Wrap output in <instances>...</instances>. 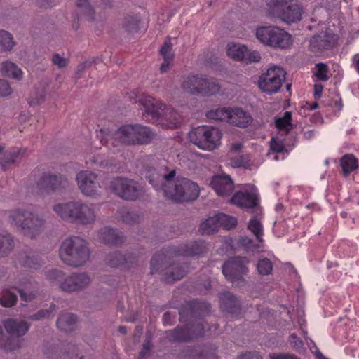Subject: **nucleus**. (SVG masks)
Returning <instances> with one entry per match:
<instances>
[{
	"label": "nucleus",
	"mask_w": 359,
	"mask_h": 359,
	"mask_svg": "<svg viewBox=\"0 0 359 359\" xmlns=\"http://www.w3.org/2000/svg\"><path fill=\"white\" fill-rule=\"evenodd\" d=\"M146 177L157 191H162L165 197L177 202L195 200L199 196L198 185L191 180L175 177V171L159 174L155 170Z\"/></svg>",
	"instance_id": "1"
},
{
	"label": "nucleus",
	"mask_w": 359,
	"mask_h": 359,
	"mask_svg": "<svg viewBox=\"0 0 359 359\" xmlns=\"http://www.w3.org/2000/svg\"><path fill=\"white\" fill-rule=\"evenodd\" d=\"M135 102L142 106V114L147 121L166 129L176 128L180 126L179 114L161 101L147 95H141Z\"/></svg>",
	"instance_id": "2"
},
{
	"label": "nucleus",
	"mask_w": 359,
	"mask_h": 359,
	"mask_svg": "<svg viewBox=\"0 0 359 359\" xmlns=\"http://www.w3.org/2000/svg\"><path fill=\"white\" fill-rule=\"evenodd\" d=\"M11 225L23 236L35 239L44 231L46 219L43 215L28 208H16L7 211Z\"/></svg>",
	"instance_id": "3"
},
{
	"label": "nucleus",
	"mask_w": 359,
	"mask_h": 359,
	"mask_svg": "<svg viewBox=\"0 0 359 359\" xmlns=\"http://www.w3.org/2000/svg\"><path fill=\"white\" fill-rule=\"evenodd\" d=\"M59 257L65 264L74 267L85 265L90 257L88 242L76 236L65 238L60 246Z\"/></svg>",
	"instance_id": "4"
},
{
	"label": "nucleus",
	"mask_w": 359,
	"mask_h": 359,
	"mask_svg": "<svg viewBox=\"0 0 359 359\" xmlns=\"http://www.w3.org/2000/svg\"><path fill=\"white\" fill-rule=\"evenodd\" d=\"M189 137L190 141L199 149L210 151L219 147L222 133L217 128L201 126L192 129Z\"/></svg>",
	"instance_id": "5"
},
{
	"label": "nucleus",
	"mask_w": 359,
	"mask_h": 359,
	"mask_svg": "<svg viewBox=\"0 0 359 359\" xmlns=\"http://www.w3.org/2000/svg\"><path fill=\"white\" fill-rule=\"evenodd\" d=\"M255 35L260 43L275 48L285 49L292 43L289 33L275 26L259 27L256 29Z\"/></svg>",
	"instance_id": "6"
},
{
	"label": "nucleus",
	"mask_w": 359,
	"mask_h": 359,
	"mask_svg": "<svg viewBox=\"0 0 359 359\" xmlns=\"http://www.w3.org/2000/svg\"><path fill=\"white\" fill-rule=\"evenodd\" d=\"M47 278L53 282L58 283L60 288L68 292L81 290L90 283L89 276L85 273H75L65 277L62 271L55 269L47 273Z\"/></svg>",
	"instance_id": "7"
},
{
	"label": "nucleus",
	"mask_w": 359,
	"mask_h": 359,
	"mask_svg": "<svg viewBox=\"0 0 359 359\" xmlns=\"http://www.w3.org/2000/svg\"><path fill=\"white\" fill-rule=\"evenodd\" d=\"M4 326L11 339H6L0 327V346L6 351H13L20 346V337L23 336L29 330V325L24 320L8 319L4 322Z\"/></svg>",
	"instance_id": "8"
},
{
	"label": "nucleus",
	"mask_w": 359,
	"mask_h": 359,
	"mask_svg": "<svg viewBox=\"0 0 359 359\" xmlns=\"http://www.w3.org/2000/svg\"><path fill=\"white\" fill-rule=\"evenodd\" d=\"M271 12L278 15L286 23H294L302 18V7L293 0H269Z\"/></svg>",
	"instance_id": "9"
},
{
	"label": "nucleus",
	"mask_w": 359,
	"mask_h": 359,
	"mask_svg": "<svg viewBox=\"0 0 359 359\" xmlns=\"http://www.w3.org/2000/svg\"><path fill=\"white\" fill-rule=\"evenodd\" d=\"M135 124H126L121 126L114 134L108 129H101L97 136L101 143L111 148L110 145L114 147L116 142L125 145H135Z\"/></svg>",
	"instance_id": "10"
},
{
	"label": "nucleus",
	"mask_w": 359,
	"mask_h": 359,
	"mask_svg": "<svg viewBox=\"0 0 359 359\" xmlns=\"http://www.w3.org/2000/svg\"><path fill=\"white\" fill-rule=\"evenodd\" d=\"M110 189L120 198L127 201L140 198L144 193V189L132 179L116 177L110 182Z\"/></svg>",
	"instance_id": "11"
},
{
	"label": "nucleus",
	"mask_w": 359,
	"mask_h": 359,
	"mask_svg": "<svg viewBox=\"0 0 359 359\" xmlns=\"http://www.w3.org/2000/svg\"><path fill=\"white\" fill-rule=\"evenodd\" d=\"M285 79V70L280 67L273 65L260 76L258 85L262 91L274 93L280 89Z\"/></svg>",
	"instance_id": "12"
},
{
	"label": "nucleus",
	"mask_w": 359,
	"mask_h": 359,
	"mask_svg": "<svg viewBox=\"0 0 359 359\" xmlns=\"http://www.w3.org/2000/svg\"><path fill=\"white\" fill-rule=\"evenodd\" d=\"M78 187L81 193L89 197L95 198L100 194L101 186L96 173L90 170H81L76 177Z\"/></svg>",
	"instance_id": "13"
},
{
	"label": "nucleus",
	"mask_w": 359,
	"mask_h": 359,
	"mask_svg": "<svg viewBox=\"0 0 359 359\" xmlns=\"http://www.w3.org/2000/svg\"><path fill=\"white\" fill-rule=\"evenodd\" d=\"M249 259L246 257H236L229 259L222 266V273L228 280L234 283L243 280L242 276L248 271Z\"/></svg>",
	"instance_id": "14"
},
{
	"label": "nucleus",
	"mask_w": 359,
	"mask_h": 359,
	"mask_svg": "<svg viewBox=\"0 0 359 359\" xmlns=\"http://www.w3.org/2000/svg\"><path fill=\"white\" fill-rule=\"evenodd\" d=\"M226 53L229 57L236 61L257 62L261 60V55L259 52L248 50L245 45L239 43H229Z\"/></svg>",
	"instance_id": "15"
},
{
	"label": "nucleus",
	"mask_w": 359,
	"mask_h": 359,
	"mask_svg": "<svg viewBox=\"0 0 359 359\" xmlns=\"http://www.w3.org/2000/svg\"><path fill=\"white\" fill-rule=\"evenodd\" d=\"M257 190L252 184L246 185L231 198V202L238 206L252 208L257 205Z\"/></svg>",
	"instance_id": "16"
},
{
	"label": "nucleus",
	"mask_w": 359,
	"mask_h": 359,
	"mask_svg": "<svg viewBox=\"0 0 359 359\" xmlns=\"http://www.w3.org/2000/svg\"><path fill=\"white\" fill-rule=\"evenodd\" d=\"M73 222L83 225L92 224L95 222L96 215L93 205L81 201H75Z\"/></svg>",
	"instance_id": "17"
},
{
	"label": "nucleus",
	"mask_w": 359,
	"mask_h": 359,
	"mask_svg": "<svg viewBox=\"0 0 359 359\" xmlns=\"http://www.w3.org/2000/svg\"><path fill=\"white\" fill-rule=\"evenodd\" d=\"M210 185L216 194L222 197L229 196L234 189L233 182L228 175H215Z\"/></svg>",
	"instance_id": "18"
},
{
	"label": "nucleus",
	"mask_w": 359,
	"mask_h": 359,
	"mask_svg": "<svg viewBox=\"0 0 359 359\" xmlns=\"http://www.w3.org/2000/svg\"><path fill=\"white\" fill-rule=\"evenodd\" d=\"M41 185L47 191H55L67 187L69 181L62 175L46 173L41 180Z\"/></svg>",
	"instance_id": "19"
},
{
	"label": "nucleus",
	"mask_w": 359,
	"mask_h": 359,
	"mask_svg": "<svg viewBox=\"0 0 359 359\" xmlns=\"http://www.w3.org/2000/svg\"><path fill=\"white\" fill-rule=\"evenodd\" d=\"M336 41V36L325 30L319 34L315 35L311 39L310 48L314 52H317L320 50L328 49L334 45Z\"/></svg>",
	"instance_id": "20"
},
{
	"label": "nucleus",
	"mask_w": 359,
	"mask_h": 359,
	"mask_svg": "<svg viewBox=\"0 0 359 359\" xmlns=\"http://www.w3.org/2000/svg\"><path fill=\"white\" fill-rule=\"evenodd\" d=\"M252 122L250 114L241 107L230 109L229 123L241 128H245Z\"/></svg>",
	"instance_id": "21"
},
{
	"label": "nucleus",
	"mask_w": 359,
	"mask_h": 359,
	"mask_svg": "<svg viewBox=\"0 0 359 359\" xmlns=\"http://www.w3.org/2000/svg\"><path fill=\"white\" fill-rule=\"evenodd\" d=\"M204 83V77L200 75H189L184 78L182 83V89L192 95H201V90Z\"/></svg>",
	"instance_id": "22"
},
{
	"label": "nucleus",
	"mask_w": 359,
	"mask_h": 359,
	"mask_svg": "<svg viewBox=\"0 0 359 359\" xmlns=\"http://www.w3.org/2000/svg\"><path fill=\"white\" fill-rule=\"evenodd\" d=\"M75 201L58 203L53 206L54 212L64 221L73 222Z\"/></svg>",
	"instance_id": "23"
},
{
	"label": "nucleus",
	"mask_w": 359,
	"mask_h": 359,
	"mask_svg": "<svg viewBox=\"0 0 359 359\" xmlns=\"http://www.w3.org/2000/svg\"><path fill=\"white\" fill-rule=\"evenodd\" d=\"M135 128V145L149 144L156 136V133L148 126L136 123Z\"/></svg>",
	"instance_id": "24"
},
{
	"label": "nucleus",
	"mask_w": 359,
	"mask_h": 359,
	"mask_svg": "<svg viewBox=\"0 0 359 359\" xmlns=\"http://www.w3.org/2000/svg\"><path fill=\"white\" fill-rule=\"evenodd\" d=\"M15 288L20 293L22 299L25 302L32 301L37 294L36 290H31L34 288V285L31 280L27 278H22L18 283V285L15 286Z\"/></svg>",
	"instance_id": "25"
},
{
	"label": "nucleus",
	"mask_w": 359,
	"mask_h": 359,
	"mask_svg": "<svg viewBox=\"0 0 359 359\" xmlns=\"http://www.w3.org/2000/svg\"><path fill=\"white\" fill-rule=\"evenodd\" d=\"M0 74L17 81H20L23 77L21 68L10 60H5L0 63Z\"/></svg>",
	"instance_id": "26"
},
{
	"label": "nucleus",
	"mask_w": 359,
	"mask_h": 359,
	"mask_svg": "<svg viewBox=\"0 0 359 359\" xmlns=\"http://www.w3.org/2000/svg\"><path fill=\"white\" fill-rule=\"evenodd\" d=\"M97 239L106 244L115 245L122 241V236L118 231L110 227H104L98 231Z\"/></svg>",
	"instance_id": "27"
},
{
	"label": "nucleus",
	"mask_w": 359,
	"mask_h": 359,
	"mask_svg": "<svg viewBox=\"0 0 359 359\" xmlns=\"http://www.w3.org/2000/svg\"><path fill=\"white\" fill-rule=\"evenodd\" d=\"M86 158V163L90 164L93 167L105 168L111 165V163L104 157L103 154L96 152L93 148L88 150Z\"/></svg>",
	"instance_id": "28"
},
{
	"label": "nucleus",
	"mask_w": 359,
	"mask_h": 359,
	"mask_svg": "<svg viewBox=\"0 0 359 359\" xmlns=\"http://www.w3.org/2000/svg\"><path fill=\"white\" fill-rule=\"evenodd\" d=\"M160 53L163 59V62L161 64L160 69L161 72H165L171 66L174 57L172 44L170 40L164 42L160 50Z\"/></svg>",
	"instance_id": "29"
},
{
	"label": "nucleus",
	"mask_w": 359,
	"mask_h": 359,
	"mask_svg": "<svg viewBox=\"0 0 359 359\" xmlns=\"http://www.w3.org/2000/svg\"><path fill=\"white\" fill-rule=\"evenodd\" d=\"M76 318L74 315L70 313H62L57 321V327L64 332H69L73 330L76 327Z\"/></svg>",
	"instance_id": "30"
},
{
	"label": "nucleus",
	"mask_w": 359,
	"mask_h": 359,
	"mask_svg": "<svg viewBox=\"0 0 359 359\" xmlns=\"http://www.w3.org/2000/svg\"><path fill=\"white\" fill-rule=\"evenodd\" d=\"M206 248L204 242L197 241L182 247L179 253L183 256L198 255L205 252Z\"/></svg>",
	"instance_id": "31"
},
{
	"label": "nucleus",
	"mask_w": 359,
	"mask_h": 359,
	"mask_svg": "<svg viewBox=\"0 0 359 359\" xmlns=\"http://www.w3.org/2000/svg\"><path fill=\"white\" fill-rule=\"evenodd\" d=\"M16 43L13 35L6 30L0 29V51L9 53L13 50Z\"/></svg>",
	"instance_id": "32"
},
{
	"label": "nucleus",
	"mask_w": 359,
	"mask_h": 359,
	"mask_svg": "<svg viewBox=\"0 0 359 359\" xmlns=\"http://www.w3.org/2000/svg\"><path fill=\"white\" fill-rule=\"evenodd\" d=\"M219 217L218 214L209 217L203 221L200 225V231L202 234H210L219 229Z\"/></svg>",
	"instance_id": "33"
},
{
	"label": "nucleus",
	"mask_w": 359,
	"mask_h": 359,
	"mask_svg": "<svg viewBox=\"0 0 359 359\" xmlns=\"http://www.w3.org/2000/svg\"><path fill=\"white\" fill-rule=\"evenodd\" d=\"M340 165L344 175L346 176L358 168V163L353 154H346L341 158Z\"/></svg>",
	"instance_id": "34"
},
{
	"label": "nucleus",
	"mask_w": 359,
	"mask_h": 359,
	"mask_svg": "<svg viewBox=\"0 0 359 359\" xmlns=\"http://www.w3.org/2000/svg\"><path fill=\"white\" fill-rule=\"evenodd\" d=\"M231 107L216 108L208 111L206 116L208 119L229 123Z\"/></svg>",
	"instance_id": "35"
},
{
	"label": "nucleus",
	"mask_w": 359,
	"mask_h": 359,
	"mask_svg": "<svg viewBox=\"0 0 359 359\" xmlns=\"http://www.w3.org/2000/svg\"><path fill=\"white\" fill-rule=\"evenodd\" d=\"M13 248V240L11 234L0 232V257L6 255Z\"/></svg>",
	"instance_id": "36"
},
{
	"label": "nucleus",
	"mask_w": 359,
	"mask_h": 359,
	"mask_svg": "<svg viewBox=\"0 0 359 359\" xmlns=\"http://www.w3.org/2000/svg\"><path fill=\"white\" fill-rule=\"evenodd\" d=\"M248 229L253 233L256 239L262 242L263 236V226L257 216L251 218L248 224Z\"/></svg>",
	"instance_id": "37"
},
{
	"label": "nucleus",
	"mask_w": 359,
	"mask_h": 359,
	"mask_svg": "<svg viewBox=\"0 0 359 359\" xmlns=\"http://www.w3.org/2000/svg\"><path fill=\"white\" fill-rule=\"evenodd\" d=\"M292 115L289 111H286L283 116L276 120V128L282 133V135H285L291 128Z\"/></svg>",
	"instance_id": "38"
},
{
	"label": "nucleus",
	"mask_w": 359,
	"mask_h": 359,
	"mask_svg": "<svg viewBox=\"0 0 359 359\" xmlns=\"http://www.w3.org/2000/svg\"><path fill=\"white\" fill-rule=\"evenodd\" d=\"M220 90V86L219 83L210 81L204 77V83H203V88L201 90V95L204 96H211L217 94Z\"/></svg>",
	"instance_id": "39"
},
{
	"label": "nucleus",
	"mask_w": 359,
	"mask_h": 359,
	"mask_svg": "<svg viewBox=\"0 0 359 359\" xmlns=\"http://www.w3.org/2000/svg\"><path fill=\"white\" fill-rule=\"evenodd\" d=\"M257 270L259 274L266 276L270 274L273 271V263L270 258L261 257L257 263Z\"/></svg>",
	"instance_id": "40"
},
{
	"label": "nucleus",
	"mask_w": 359,
	"mask_h": 359,
	"mask_svg": "<svg viewBox=\"0 0 359 359\" xmlns=\"http://www.w3.org/2000/svg\"><path fill=\"white\" fill-rule=\"evenodd\" d=\"M220 302L222 307L229 312H231L233 308L236 307L238 304L236 297L229 292L221 294Z\"/></svg>",
	"instance_id": "41"
},
{
	"label": "nucleus",
	"mask_w": 359,
	"mask_h": 359,
	"mask_svg": "<svg viewBox=\"0 0 359 359\" xmlns=\"http://www.w3.org/2000/svg\"><path fill=\"white\" fill-rule=\"evenodd\" d=\"M219 217V227H223L226 229H231L235 227L237 224V219L225 214H218Z\"/></svg>",
	"instance_id": "42"
},
{
	"label": "nucleus",
	"mask_w": 359,
	"mask_h": 359,
	"mask_svg": "<svg viewBox=\"0 0 359 359\" xmlns=\"http://www.w3.org/2000/svg\"><path fill=\"white\" fill-rule=\"evenodd\" d=\"M17 297L9 291L4 289L0 296V304L4 307H11L16 302Z\"/></svg>",
	"instance_id": "43"
},
{
	"label": "nucleus",
	"mask_w": 359,
	"mask_h": 359,
	"mask_svg": "<svg viewBox=\"0 0 359 359\" xmlns=\"http://www.w3.org/2000/svg\"><path fill=\"white\" fill-rule=\"evenodd\" d=\"M189 359H216V356L212 349H205L201 351L194 350L191 351Z\"/></svg>",
	"instance_id": "44"
},
{
	"label": "nucleus",
	"mask_w": 359,
	"mask_h": 359,
	"mask_svg": "<svg viewBox=\"0 0 359 359\" xmlns=\"http://www.w3.org/2000/svg\"><path fill=\"white\" fill-rule=\"evenodd\" d=\"M76 5L81 11L86 15L89 20L95 19V17L93 16L94 8L91 7L88 0H77Z\"/></svg>",
	"instance_id": "45"
},
{
	"label": "nucleus",
	"mask_w": 359,
	"mask_h": 359,
	"mask_svg": "<svg viewBox=\"0 0 359 359\" xmlns=\"http://www.w3.org/2000/svg\"><path fill=\"white\" fill-rule=\"evenodd\" d=\"M17 156L16 152H6L4 154V157L1 158V164L3 169L6 170L7 165L14 163Z\"/></svg>",
	"instance_id": "46"
},
{
	"label": "nucleus",
	"mask_w": 359,
	"mask_h": 359,
	"mask_svg": "<svg viewBox=\"0 0 359 359\" xmlns=\"http://www.w3.org/2000/svg\"><path fill=\"white\" fill-rule=\"evenodd\" d=\"M316 67L317 70L315 73L316 76L320 81H327L329 79L327 75V66L323 63H318Z\"/></svg>",
	"instance_id": "47"
},
{
	"label": "nucleus",
	"mask_w": 359,
	"mask_h": 359,
	"mask_svg": "<svg viewBox=\"0 0 359 359\" xmlns=\"http://www.w3.org/2000/svg\"><path fill=\"white\" fill-rule=\"evenodd\" d=\"M271 149L276 153H282L285 149V144L282 139L273 137L271 140Z\"/></svg>",
	"instance_id": "48"
},
{
	"label": "nucleus",
	"mask_w": 359,
	"mask_h": 359,
	"mask_svg": "<svg viewBox=\"0 0 359 359\" xmlns=\"http://www.w3.org/2000/svg\"><path fill=\"white\" fill-rule=\"evenodd\" d=\"M187 332L185 328H177L171 333L169 338L175 341H185L188 339L186 337Z\"/></svg>",
	"instance_id": "49"
},
{
	"label": "nucleus",
	"mask_w": 359,
	"mask_h": 359,
	"mask_svg": "<svg viewBox=\"0 0 359 359\" xmlns=\"http://www.w3.org/2000/svg\"><path fill=\"white\" fill-rule=\"evenodd\" d=\"M289 343L292 348L300 351L303 348V342L297 337L295 333L290 334L289 338Z\"/></svg>",
	"instance_id": "50"
},
{
	"label": "nucleus",
	"mask_w": 359,
	"mask_h": 359,
	"mask_svg": "<svg viewBox=\"0 0 359 359\" xmlns=\"http://www.w3.org/2000/svg\"><path fill=\"white\" fill-rule=\"evenodd\" d=\"M12 93L13 90L10 86V83L7 81L0 79V96H8Z\"/></svg>",
	"instance_id": "51"
},
{
	"label": "nucleus",
	"mask_w": 359,
	"mask_h": 359,
	"mask_svg": "<svg viewBox=\"0 0 359 359\" xmlns=\"http://www.w3.org/2000/svg\"><path fill=\"white\" fill-rule=\"evenodd\" d=\"M327 104L332 107L335 112L340 111L343 107L341 100L337 95H335L332 97V100L331 102H327Z\"/></svg>",
	"instance_id": "52"
},
{
	"label": "nucleus",
	"mask_w": 359,
	"mask_h": 359,
	"mask_svg": "<svg viewBox=\"0 0 359 359\" xmlns=\"http://www.w3.org/2000/svg\"><path fill=\"white\" fill-rule=\"evenodd\" d=\"M139 21H140V18L138 16L128 15V16L126 17L124 19V25L128 29H131L133 27L136 26L137 25V23L139 22Z\"/></svg>",
	"instance_id": "53"
},
{
	"label": "nucleus",
	"mask_w": 359,
	"mask_h": 359,
	"mask_svg": "<svg viewBox=\"0 0 359 359\" xmlns=\"http://www.w3.org/2000/svg\"><path fill=\"white\" fill-rule=\"evenodd\" d=\"M269 359H300L290 353H274L269 355Z\"/></svg>",
	"instance_id": "54"
},
{
	"label": "nucleus",
	"mask_w": 359,
	"mask_h": 359,
	"mask_svg": "<svg viewBox=\"0 0 359 359\" xmlns=\"http://www.w3.org/2000/svg\"><path fill=\"white\" fill-rule=\"evenodd\" d=\"M238 243H239L240 245L245 248L248 250H255V248L252 244V241L248 237H245V236L241 237L238 239Z\"/></svg>",
	"instance_id": "55"
},
{
	"label": "nucleus",
	"mask_w": 359,
	"mask_h": 359,
	"mask_svg": "<svg viewBox=\"0 0 359 359\" xmlns=\"http://www.w3.org/2000/svg\"><path fill=\"white\" fill-rule=\"evenodd\" d=\"M186 273L184 270L180 269H175V271L171 272L170 276L167 278L168 281L177 280L181 279Z\"/></svg>",
	"instance_id": "56"
},
{
	"label": "nucleus",
	"mask_w": 359,
	"mask_h": 359,
	"mask_svg": "<svg viewBox=\"0 0 359 359\" xmlns=\"http://www.w3.org/2000/svg\"><path fill=\"white\" fill-rule=\"evenodd\" d=\"M52 61L54 65L58 66L59 67H64L68 63L67 59L61 57L59 54H54L52 57Z\"/></svg>",
	"instance_id": "57"
},
{
	"label": "nucleus",
	"mask_w": 359,
	"mask_h": 359,
	"mask_svg": "<svg viewBox=\"0 0 359 359\" xmlns=\"http://www.w3.org/2000/svg\"><path fill=\"white\" fill-rule=\"evenodd\" d=\"M237 359H263L257 352H246L241 354Z\"/></svg>",
	"instance_id": "58"
},
{
	"label": "nucleus",
	"mask_w": 359,
	"mask_h": 359,
	"mask_svg": "<svg viewBox=\"0 0 359 359\" xmlns=\"http://www.w3.org/2000/svg\"><path fill=\"white\" fill-rule=\"evenodd\" d=\"M44 101V95H36V96L32 95L28 99V102L29 105L35 106L37 104H41Z\"/></svg>",
	"instance_id": "59"
},
{
	"label": "nucleus",
	"mask_w": 359,
	"mask_h": 359,
	"mask_svg": "<svg viewBox=\"0 0 359 359\" xmlns=\"http://www.w3.org/2000/svg\"><path fill=\"white\" fill-rule=\"evenodd\" d=\"M25 266L31 268L36 269L38 266H39L38 259L36 257H27L24 263Z\"/></svg>",
	"instance_id": "60"
},
{
	"label": "nucleus",
	"mask_w": 359,
	"mask_h": 359,
	"mask_svg": "<svg viewBox=\"0 0 359 359\" xmlns=\"http://www.w3.org/2000/svg\"><path fill=\"white\" fill-rule=\"evenodd\" d=\"M151 347L150 341H147L143 344V348L140 353V359H144L146 355L149 353Z\"/></svg>",
	"instance_id": "61"
},
{
	"label": "nucleus",
	"mask_w": 359,
	"mask_h": 359,
	"mask_svg": "<svg viewBox=\"0 0 359 359\" xmlns=\"http://www.w3.org/2000/svg\"><path fill=\"white\" fill-rule=\"evenodd\" d=\"M231 164L232 166L236 167V168L245 167L244 158L242 156L236 157V158L231 159Z\"/></svg>",
	"instance_id": "62"
},
{
	"label": "nucleus",
	"mask_w": 359,
	"mask_h": 359,
	"mask_svg": "<svg viewBox=\"0 0 359 359\" xmlns=\"http://www.w3.org/2000/svg\"><path fill=\"white\" fill-rule=\"evenodd\" d=\"M50 316V313L48 310H41L37 313V314L34 315L32 317L33 320H39L43 318H49Z\"/></svg>",
	"instance_id": "63"
},
{
	"label": "nucleus",
	"mask_w": 359,
	"mask_h": 359,
	"mask_svg": "<svg viewBox=\"0 0 359 359\" xmlns=\"http://www.w3.org/2000/svg\"><path fill=\"white\" fill-rule=\"evenodd\" d=\"M123 259H124L123 258V256L118 254L116 255V260H109V264L111 266L115 267L122 264Z\"/></svg>",
	"instance_id": "64"
}]
</instances>
